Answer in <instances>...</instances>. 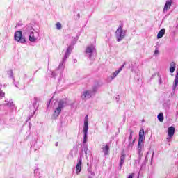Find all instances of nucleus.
<instances>
[{
	"label": "nucleus",
	"mask_w": 178,
	"mask_h": 178,
	"mask_svg": "<svg viewBox=\"0 0 178 178\" xmlns=\"http://www.w3.org/2000/svg\"><path fill=\"white\" fill-rule=\"evenodd\" d=\"M8 74L10 75V79H12L13 81H15V76H13V70H10L8 72Z\"/></svg>",
	"instance_id": "nucleus-20"
},
{
	"label": "nucleus",
	"mask_w": 178,
	"mask_h": 178,
	"mask_svg": "<svg viewBox=\"0 0 178 178\" xmlns=\"http://www.w3.org/2000/svg\"><path fill=\"white\" fill-rule=\"evenodd\" d=\"M145 133H151V132H149V131H145Z\"/></svg>",
	"instance_id": "nucleus-39"
},
{
	"label": "nucleus",
	"mask_w": 178,
	"mask_h": 178,
	"mask_svg": "<svg viewBox=\"0 0 178 178\" xmlns=\"http://www.w3.org/2000/svg\"><path fill=\"white\" fill-rule=\"evenodd\" d=\"M168 134H175V128L174 127H170L168 128Z\"/></svg>",
	"instance_id": "nucleus-21"
},
{
	"label": "nucleus",
	"mask_w": 178,
	"mask_h": 178,
	"mask_svg": "<svg viewBox=\"0 0 178 178\" xmlns=\"http://www.w3.org/2000/svg\"><path fill=\"white\" fill-rule=\"evenodd\" d=\"M88 178H92V177H89Z\"/></svg>",
	"instance_id": "nucleus-42"
},
{
	"label": "nucleus",
	"mask_w": 178,
	"mask_h": 178,
	"mask_svg": "<svg viewBox=\"0 0 178 178\" xmlns=\"http://www.w3.org/2000/svg\"><path fill=\"white\" fill-rule=\"evenodd\" d=\"M124 65H126V63H124L118 70H117L115 72H113L111 74V80H113L118 76L121 70H123V67H124Z\"/></svg>",
	"instance_id": "nucleus-12"
},
{
	"label": "nucleus",
	"mask_w": 178,
	"mask_h": 178,
	"mask_svg": "<svg viewBox=\"0 0 178 178\" xmlns=\"http://www.w3.org/2000/svg\"><path fill=\"white\" fill-rule=\"evenodd\" d=\"M72 50L73 47L69 46L64 55V58H63L61 63L59 64L58 69L51 72V76L54 78H56L57 76H59L60 79H58V81H60V79H62L63 76V69H65V63H66V59L69 58L70 54H72Z\"/></svg>",
	"instance_id": "nucleus-1"
},
{
	"label": "nucleus",
	"mask_w": 178,
	"mask_h": 178,
	"mask_svg": "<svg viewBox=\"0 0 178 178\" xmlns=\"http://www.w3.org/2000/svg\"><path fill=\"white\" fill-rule=\"evenodd\" d=\"M175 69H176V63H175V62H172L170 65V73H174Z\"/></svg>",
	"instance_id": "nucleus-16"
},
{
	"label": "nucleus",
	"mask_w": 178,
	"mask_h": 178,
	"mask_svg": "<svg viewBox=\"0 0 178 178\" xmlns=\"http://www.w3.org/2000/svg\"><path fill=\"white\" fill-rule=\"evenodd\" d=\"M155 48L154 55L156 56L157 55H159V50H158V47L155 46Z\"/></svg>",
	"instance_id": "nucleus-26"
},
{
	"label": "nucleus",
	"mask_w": 178,
	"mask_h": 178,
	"mask_svg": "<svg viewBox=\"0 0 178 178\" xmlns=\"http://www.w3.org/2000/svg\"><path fill=\"white\" fill-rule=\"evenodd\" d=\"M133 176H134V173L129 175L128 178H133Z\"/></svg>",
	"instance_id": "nucleus-31"
},
{
	"label": "nucleus",
	"mask_w": 178,
	"mask_h": 178,
	"mask_svg": "<svg viewBox=\"0 0 178 178\" xmlns=\"http://www.w3.org/2000/svg\"><path fill=\"white\" fill-rule=\"evenodd\" d=\"M144 141H145V136L144 134H139L137 147L138 161H141V158H143V152L144 151Z\"/></svg>",
	"instance_id": "nucleus-3"
},
{
	"label": "nucleus",
	"mask_w": 178,
	"mask_h": 178,
	"mask_svg": "<svg viewBox=\"0 0 178 178\" xmlns=\"http://www.w3.org/2000/svg\"><path fill=\"white\" fill-rule=\"evenodd\" d=\"M70 155H71L72 158H73V151L72 150L70 152Z\"/></svg>",
	"instance_id": "nucleus-33"
},
{
	"label": "nucleus",
	"mask_w": 178,
	"mask_h": 178,
	"mask_svg": "<svg viewBox=\"0 0 178 178\" xmlns=\"http://www.w3.org/2000/svg\"><path fill=\"white\" fill-rule=\"evenodd\" d=\"M139 134H145L144 129H140L139 131Z\"/></svg>",
	"instance_id": "nucleus-30"
},
{
	"label": "nucleus",
	"mask_w": 178,
	"mask_h": 178,
	"mask_svg": "<svg viewBox=\"0 0 178 178\" xmlns=\"http://www.w3.org/2000/svg\"><path fill=\"white\" fill-rule=\"evenodd\" d=\"M87 133H88V115L85 116L83 127V134H87Z\"/></svg>",
	"instance_id": "nucleus-9"
},
{
	"label": "nucleus",
	"mask_w": 178,
	"mask_h": 178,
	"mask_svg": "<svg viewBox=\"0 0 178 178\" xmlns=\"http://www.w3.org/2000/svg\"><path fill=\"white\" fill-rule=\"evenodd\" d=\"M165 35V29H162L157 34V38H162Z\"/></svg>",
	"instance_id": "nucleus-17"
},
{
	"label": "nucleus",
	"mask_w": 178,
	"mask_h": 178,
	"mask_svg": "<svg viewBox=\"0 0 178 178\" xmlns=\"http://www.w3.org/2000/svg\"><path fill=\"white\" fill-rule=\"evenodd\" d=\"M15 87H17V83H14Z\"/></svg>",
	"instance_id": "nucleus-36"
},
{
	"label": "nucleus",
	"mask_w": 178,
	"mask_h": 178,
	"mask_svg": "<svg viewBox=\"0 0 178 178\" xmlns=\"http://www.w3.org/2000/svg\"><path fill=\"white\" fill-rule=\"evenodd\" d=\"M102 152L104 154V156L109 155V151L111 149L109 144H106V145H102Z\"/></svg>",
	"instance_id": "nucleus-10"
},
{
	"label": "nucleus",
	"mask_w": 178,
	"mask_h": 178,
	"mask_svg": "<svg viewBox=\"0 0 178 178\" xmlns=\"http://www.w3.org/2000/svg\"><path fill=\"white\" fill-rule=\"evenodd\" d=\"M88 139V138L87 137V134H84L83 136V144H87V140Z\"/></svg>",
	"instance_id": "nucleus-25"
},
{
	"label": "nucleus",
	"mask_w": 178,
	"mask_h": 178,
	"mask_svg": "<svg viewBox=\"0 0 178 178\" xmlns=\"http://www.w3.org/2000/svg\"><path fill=\"white\" fill-rule=\"evenodd\" d=\"M172 138H173V134H169L168 137H167L168 143H170V141H172Z\"/></svg>",
	"instance_id": "nucleus-24"
},
{
	"label": "nucleus",
	"mask_w": 178,
	"mask_h": 178,
	"mask_svg": "<svg viewBox=\"0 0 178 178\" xmlns=\"http://www.w3.org/2000/svg\"><path fill=\"white\" fill-rule=\"evenodd\" d=\"M157 119H158V120H159V122H163V113H160L157 115Z\"/></svg>",
	"instance_id": "nucleus-19"
},
{
	"label": "nucleus",
	"mask_w": 178,
	"mask_h": 178,
	"mask_svg": "<svg viewBox=\"0 0 178 178\" xmlns=\"http://www.w3.org/2000/svg\"><path fill=\"white\" fill-rule=\"evenodd\" d=\"M58 143L57 142V143H56V147H58Z\"/></svg>",
	"instance_id": "nucleus-37"
},
{
	"label": "nucleus",
	"mask_w": 178,
	"mask_h": 178,
	"mask_svg": "<svg viewBox=\"0 0 178 178\" xmlns=\"http://www.w3.org/2000/svg\"><path fill=\"white\" fill-rule=\"evenodd\" d=\"M69 105L68 101L67 99H63L58 102V107L54 111V113L53 116L54 118H58L59 115H60V112H62V109L63 108H65V106H67Z\"/></svg>",
	"instance_id": "nucleus-4"
},
{
	"label": "nucleus",
	"mask_w": 178,
	"mask_h": 178,
	"mask_svg": "<svg viewBox=\"0 0 178 178\" xmlns=\"http://www.w3.org/2000/svg\"><path fill=\"white\" fill-rule=\"evenodd\" d=\"M113 126V123L112 122H107V130L112 129Z\"/></svg>",
	"instance_id": "nucleus-22"
},
{
	"label": "nucleus",
	"mask_w": 178,
	"mask_h": 178,
	"mask_svg": "<svg viewBox=\"0 0 178 178\" xmlns=\"http://www.w3.org/2000/svg\"><path fill=\"white\" fill-rule=\"evenodd\" d=\"M119 99H120V97H119V95H118V97H116L117 102H119Z\"/></svg>",
	"instance_id": "nucleus-34"
},
{
	"label": "nucleus",
	"mask_w": 178,
	"mask_h": 178,
	"mask_svg": "<svg viewBox=\"0 0 178 178\" xmlns=\"http://www.w3.org/2000/svg\"><path fill=\"white\" fill-rule=\"evenodd\" d=\"M83 163V159H81V158L79 159V162L76 165V175H79V173H80V172H81V165Z\"/></svg>",
	"instance_id": "nucleus-13"
},
{
	"label": "nucleus",
	"mask_w": 178,
	"mask_h": 178,
	"mask_svg": "<svg viewBox=\"0 0 178 178\" xmlns=\"http://www.w3.org/2000/svg\"><path fill=\"white\" fill-rule=\"evenodd\" d=\"M130 134H133V131H130Z\"/></svg>",
	"instance_id": "nucleus-40"
},
{
	"label": "nucleus",
	"mask_w": 178,
	"mask_h": 178,
	"mask_svg": "<svg viewBox=\"0 0 178 178\" xmlns=\"http://www.w3.org/2000/svg\"><path fill=\"white\" fill-rule=\"evenodd\" d=\"M159 81H160V84H161L162 83V78H159Z\"/></svg>",
	"instance_id": "nucleus-35"
},
{
	"label": "nucleus",
	"mask_w": 178,
	"mask_h": 178,
	"mask_svg": "<svg viewBox=\"0 0 178 178\" xmlns=\"http://www.w3.org/2000/svg\"><path fill=\"white\" fill-rule=\"evenodd\" d=\"M176 29H177V30H178V24H177V25L176 26Z\"/></svg>",
	"instance_id": "nucleus-38"
},
{
	"label": "nucleus",
	"mask_w": 178,
	"mask_h": 178,
	"mask_svg": "<svg viewBox=\"0 0 178 178\" xmlns=\"http://www.w3.org/2000/svg\"><path fill=\"white\" fill-rule=\"evenodd\" d=\"M0 97H1V98H3V97H5V92L1 91V92H0Z\"/></svg>",
	"instance_id": "nucleus-28"
},
{
	"label": "nucleus",
	"mask_w": 178,
	"mask_h": 178,
	"mask_svg": "<svg viewBox=\"0 0 178 178\" xmlns=\"http://www.w3.org/2000/svg\"><path fill=\"white\" fill-rule=\"evenodd\" d=\"M14 40L20 44H24L26 42V38L23 36V32L22 31H17L14 34Z\"/></svg>",
	"instance_id": "nucleus-7"
},
{
	"label": "nucleus",
	"mask_w": 178,
	"mask_h": 178,
	"mask_svg": "<svg viewBox=\"0 0 178 178\" xmlns=\"http://www.w3.org/2000/svg\"><path fill=\"white\" fill-rule=\"evenodd\" d=\"M52 101V99H50L49 102L47 103V106H49V105H51V102Z\"/></svg>",
	"instance_id": "nucleus-32"
},
{
	"label": "nucleus",
	"mask_w": 178,
	"mask_h": 178,
	"mask_svg": "<svg viewBox=\"0 0 178 178\" xmlns=\"http://www.w3.org/2000/svg\"><path fill=\"white\" fill-rule=\"evenodd\" d=\"M137 178H140V176H138V177Z\"/></svg>",
	"instance_id": "nucleus-43"
},
{
	"label": "nucleus",
	"mask_w": 178,
	"mask_h": 178,
	"mask_svg": "<svg viewBox=\"0 0 178 178\" xmlns=\"http://www.w3.org/2000/svg\"><path fill=\"white\" fill-rule=\"evenodd\" d=\"M126 159V155L122 153L120 156V169H122L123 168V164L124 163V160Z\"/></svg>",
	"instance_id": "nucleus-15"
},
{
	"label": "nucleus",
	"mask_w": 178,
	"mask_h": 178,
	"mask_svg": "<svg viewBox=\"0 0 178 178\" xmlns=\"http://www.w3.org/2000/svg\"><path fill=\"white\" fill-rule=\"evenodd\" d=\"M82 147L83 148V151L86 155H87V152L88 151V145H87V143H83Z\"/></svg>",
	"instance_id": "nucleus-18"
},
{
	"label": "nucleus",
	"mask_w": 178,
	"mask_h": 178,
	"mask_svg": "<svg viewBox=\"0 0 178 178\" xmlns=\"http://www.w3.org/2000/svg\"><path fill=\"white\" fill-rule=\"evenodd\" d=\"M24 31H25L24 34L29 35V40L31 42H35V41L38 40L39 33H38V32L34 33V28H33L31 25H28L25 29H24Z\"/></svg>",
	"instance_id": "nucleus-2"
},
{
	"label": "nucleus",
	"mask_w": 178,
	"mask_h": 178,
	"mask_svg": "<svg viewBox=\"0 0 178 178\" xmlns=\"http://www.w3.org/2000/svg\"><path fill=\"white\" fill-rule=\"evenodd\" d=\"M129 144L128 145L129 148H133V145H134V143L136 142V138L133 139V136L129 135Z\"/></svg>",
	"instance_id": "nucleus-14"
},
{
	"label": "nucleus",
	"mask_w": 178,
	"mask_h": 178,
	"mask_svg": "<svg viewBox=\"0 0 178 178\" xmlns=\"http://www.w3.org/2000/svg\"><path fill=\"white\" fill-rule=\"evenodd\" d=\"M94 52H96L95 46L92 44L88 46L86 48V56H88L90 59L92 58V54H94Z\"/></svg>",
	"instance_id": "nucleus-8"
},
{
	"label": "nucleus",
	"mask_w": 178,
	"mask_h": 178,
	"mask_svg": "<svg viewBox=\"0 0 178 178\" xmlns=\"http://www.w3.org/2000/svg\"><path fill=\"white\" fill-rule=\"evenodd\" d=\"M127 33V30H123V24H122L115 31V38L118 42H120L122 40L126 38V34Z\"/></svg>",
	"instance_id": "nucleus-5"
},
{
	"label": "nucleus",
	"mask_w": 178,
	"mask_h": 178,
	"mask_svg": "<svg viewBox=\"0 0 178 178\" xmlns=\"http://www.w3.org/2000/svg\"><path fill=\"white\" fill-rule=\"evenodd\" d=\"M172 3H173L172 0H167L164 6L163 12L164 13L168 12V10L170 9V6H172Z\"/></svg>",
	"instance_id": "nucleus-11"
},
{
	"label": "nucleus",
	"mask_w": 178,
	"mask_h": 178,
	"mask_svg": "<svg viewBox=\"0 0 178 178\" xmlns=\"http://www.w3.org/2000/svg\"><path fill=\"white\" fill-rule=\"evenodd\" d=\"M97 90H98V87L94 86L92 88V90L84 91L81 96V99L83 100L89 99V98H91V97H92V95H95V93L97 92Z\"/></svg>",
	"instance_id": "nucleus-6"
},
{
	"label": "nucleus",
	"mask_w": 178,
	"mask_h": 178,
	"mask_svg": "<svg viewBox=\"0 0 178 178\" xmlns=\"http://www.w3.org/2000/svg\"><path fill=\"white\" fill-rule=\"evenodd\" d=\"M56 27L57 30H61L62 29V24L60 22H57L56 24Z\"/></svg>",
	"instance_id": "nucleus-23"
},
{
	"label": "nucleus",
	"mask_w": 178,
	"mask_h": 178,
	"mask_svg": "<svg viewBox=\"0 0 178 178\" xmlns=\"http://www.w3.org/2000/svg\"><path fill=\"white\" fill-rule=\"evenodd\" d=\"M34 101L35 102H33V106H35V105H37V102H38V98L35 97Z\"/></svg>",
	"instance_id": "nucleus-27"
},
{
	"label": "nucleus",
	"mask_w": 178,
	"mask_h": 178,
	"mask_svg": "<svg viewBox=\"0 0 178 178\" xmlns=\"http://www.w3.org/2000/svg\"><path fill=\"white\" fill-rule=\"evenodd\" d=\"M7 105H8V106H13V102L12 101H10V102L7 104Z\"/></svg>",
	"instance_id": "nucleus-29"
},
{
	"label": "nucleus",
	"mask_w": 178,
	"mask_h": 178,
	"mask_svg": "<svg viewBox=\"0 0 178 178\" xmlns=\"http://www.w3.org/2000/svg\"><path fill=\"white\" fill-rule=\"evenodd\" d=\"M76 62H77V60H74V63H76Z\"/></svg>",
	"instance_id": "nucleus-41"
}]
</instances>
